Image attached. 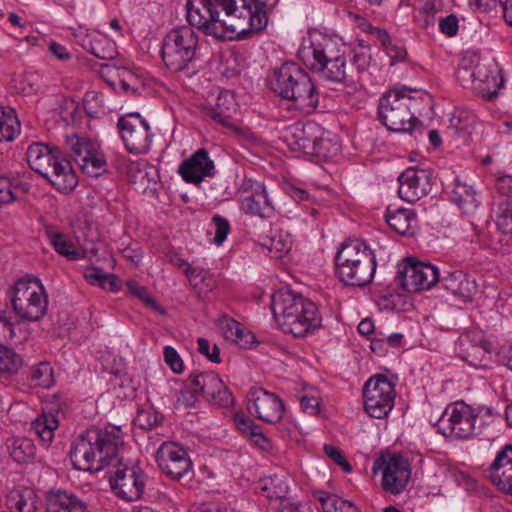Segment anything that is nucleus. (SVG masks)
<instances>
[{"label": "nucleus", "instance_id": "obj_60", "mask_svg": "<svg viewBox=\"0 0 512 512\" xmlns=\"http://www.w3.org/2000/svg\"><path fill=\"white\" fill-rule=\"evenodd\" d=\"M185 387L186 390L181 391L183 403L188 407H193L197 401V396L200 394L199 392H194L192 388H189L186 385Z\"/></svg>", "mask_w": 512, "mask_h": 512}, {"label": "nucleus", "instance_id": "obj_25", "mask_svg": "<svg viewBox=\"0 0 512 512\" xmlns=\"http://www.w3.org/2000/svg\"><path fill=\"white\" fill-rule=\"evenodd\" d=\"M251 190L242 199V209L250 215H257L261 218H269L274 212L266 188L262 183H251Z\"/></svg>", "mask_w": 512, "mask_h": 512}, {"label": "nucleus", "instance_id": "obj_30", "mask_svg": "<svg viewBox=\"0 0 512 512\" xmlns=\"http://www.w3.org/2000/svg\"><path fill=\"white\" fill-rule=\"evenodd\" d=\"M6 505L10 512H35L34 493L29 488L16 487L7 494Z\"/></svg>", "mask_w": 512, "mask_h": 512}, {"label": "nucleus", "instance_id": "obj_21", "mask_svg": "<svg viewBox=\"0 0 512 512\" xmlns=\"http://www.w3.org/2000/svg\"><path fill=\"white\" fill-rule=\"evenodd\" d=\"M398 195L404 201L414 203L422 198L429 186V173L424 169L409 167L399 177Z\"/></svg>", "mask_w": 512, "mask_h": 512}, {"label": "nucleus", "instance_id": "obj_12", "mask_svg": "<svg viewBox=\"0 0 512 512\" xmlns=\"http://www.w3.org/2000/svg\"><path fill=\"white\" fill-rule=\"evenodd\" d=\"M70 155L81 171L89 177H98L106 170V158L99 145L86 137L67 138Z\"/></svg>", "mask_w": 512, "mask_h": 512}, {"label": "nucleus", "instance_id": "obj_41", "mask_svg": "<svg viewBox=\"0 0 512 512\" xmlns=\"http://www.w3.org/2000/svg\"><path fill=\"white\" fill-rule=\"evenodd\" d=\"M163 421V416L152 407L142 408L137 411V415L133 420L135 426L143 430H151Z\"/></svg>", "mask_w": 512, "mask_h": 512}, {"label": "nucleus", "instance_id": "obj_38", "mask_svg": "<svg viewBox=\"0 0 512 512\" xmlns=\"http://www.w3.org/2000/svg\"><path fill=\"white\" fill-rule=\"evenodd\" d=\"M223 333L226 339L234 341L242 348H247L253 336L245 332L240 323L232 318H225L222 325Z\"/></svg>", "mask_w": 512, "mask_h": 512}, {"label": "nucleus", "instance_id": "obj_4", "mask_svg": "<svg viewBox=\"0 0 512 512\" xmlns=\"http://www.w3.org/2000/svg\"><path fill=\"white\" fill-rule=\"evenodd\" d=\"M269 88L282 99L293 102L295 108L312 113L319 103V92L308 73L294 62H285L267 77Z\"/></svg>", "mask_w": 512, "mask_h": 512}, {"label": "nucleus", "instance_id": "obj_7", "mask_svg": "<svg viewBox=\"0 0 512 512\" xmlns=\"http://www.w3.org/2000/svg\"><path fill=\"white\" fill-rule=\"evenodd\" d=\"M412 89L403 87L385 93L379 102L378 117L381 123L393 132H412L420 121L411 112L414 97L406 95Z\"/></svg>", "mask_w": 512, "mask_h": 512}, {"label": "nucleus", "instance_id": "obj_8", "mask_svg": "<svg viewBox=\"0 0 512 512\" xmlns=\"http://www.w3.org/2000/svg\"><path fill=\"white\" fill-rule=\"evenodd\" d=\"M12 306L22 320L43 318L48 308V296L41 281L31 276L18 279L13 286Z\"/></svg>", "mask_w": 512, "mask_h": 512}, {"label": "nucleus", "instance_id": "obj_16", "mask_svg": "<svg viewBox=\"0 0 512 512\" xmlns=\"http://www.w3.org/2000/svg\"><path fill=\"white\" fill-rule=\"evenodd\" d=\"M383 469L382 487L391 494L401 493L407 486L411 477L409 461L400 454H395L386 461L384 458L377 459L373 470Z\"/></svg>", "mask_w": 512, "mask_h": 512}, {"label": "nucleus", "instance_id": "obj_59", "mask_svg": "<svg viewBox=\"0 0 512 512\" xmlns=\"http://www.w3.org/2000/svg\"><path fill=\"white\" fill-rule=\"evenodd\" d=\"M369 32L376 36V38L381 42V44L389 49L391 45V38L386 30L377 28V27H370Z\"/></svg>", "mask_w": 512, "mask_h": 512}, {"label": "nucleus", "instance_id": "obj_10", "mask_svg": "<svg viewBox=\"0 0 512 512\" xmlns=\"http://www.w3.org/2000/svg\"><path fill=\"white\" fill-rule=\"evenodd\" d=\"M477 418L475 409L470 405L463 401L455 402L446 407L436 426L445 437L467 439L474 434Z\"/></svg>", "mask_w": 512, "mask_h": 512}, {"label": "nucleus", "instance_id": "obj_57", "mask_svg": "<svg viewBox=\"0 0 512 512\" xmlns=\"http://www.w3.org/2000/svg\"><path fill=\"white\" fill-rule=\"evenodd\" d=\"M497 191L509 198L512 197V176L505 175L496 180Z\"/></svg>", "mask_w": 512, "mask_h": 512}, {"label": "nucleus", "instance_id": "obj_53", "mask_svg": "<svg viewBox=\"0 0 512 512\" xmlns=\"http://www.w3.org/2000/svg\"><path fill=\"white\" fill-rule=\"evenodd\" d=\"M458 27V18L454 14H450L439 20L440 31L448 37L455 36L458 32Z\"/></svg>", "mask_w": 512, "mask_h": 512}, {"label": "nucleus", "instance_id": "obj_11", "mask_svg": "<svg viewBox=\"0 0 512 512\" xmlns=\"http://www.w3.org/2000/svg\"><path fill=\"white\" fill-rule=\"evenodd\" d=\"M395 385L385 375L372 376L363 387L365 412L373 418L388 416L395 401Z\"/></svg>", "mask_w": 512, "mask_h": 512}, {"label": "nucleus", "instance_id": "obj_13", "mask_svg": "<svg viewBox=\"0 0 512 512\" xmlns=\"http://www.w3.org/2000/svg\"><path fill=\"white\" fill-rule=\"evenodd\" d=\"M440 279L436 266L423 263L413 257L406 259L403 268H399L396 280L410 293L420 292L433 287Z\"/></svg>", "mask_w": 512, "mask_h": 512}, {"label": "nucleus", "instance_id": "obj_43", "mask_svg": "<svg viewBox=\"0 0 512 512\" xmlns=\"http://www.w3.org/2000/svg\"><path fill=\"white\" fill-rule=\"evenodd\" d=\"M258 237L264 247L276 253V257H281L290 250V241L283 239L281 236H270L263 232L259 234Z\"/></svg>", "mask_w": 512, "mask_h": 512}, {"label": "nucleus", "instance_id": "obj_45", "mask_svg": "<svg viewBox=\"0 0 512 512\" xmlns=\"http://www.w3.org/2000/svg\"><path fill=\"white\" fill-rule=\"evenodd\" d=\"M53 370L49 363L41 362L31 369L30 378L37 386L49 387L52 383Z\"/></svg>", "mask_w": 512, "mask_h": 512}, {"label": "nucleus", "instance_id": "obj_46", "mask_svg": "<svg viewBox=\"0 0 512 512\" xmlns=\"http://www.w3.org/2000/svg\"><path fill=\"white\" fill-rule=\"evenodd\" d=\"M227 101V95H220L217 98V103L215 108H211L208 112V115L215 122L223 125V126H232L231 124V116L229 114V107H224L225 102Z\"/></svg>", "mask_w": 512, "mask_h": 512}, {"label": "nucleus", "instance_id": "obj_36", "mask_svg": "<svg viewBox=\"0 0 512 512\" xmlns=\"http://www.w3.org/2000/svg\"><path fill=\"white\" fill-rule=\"evenodd\" d=\"M317 499L324 512H360L353 503L334 494L320 491L317 493Z\"/></svg>", "mask_w": 512, "mask_h": 512}, {"label": "nucleus", "instance_id": "obj_9", "mask_svg": "<svg viewBox=\"0 0 512 512\" xmlns=\"http://www.w3.org/2000/svg\"><path fill=\"white\" fill-rule=\"evenodd\" d=\"M198 47V36L191 26L172 29L163 40L162 59L173 72L184 70L194 59Z\"/></svg>", "mask_w": 512, "mask_h": 512}, {"label": "nucleus", "instance_id": "obj_55", "mask_svg": "<svg viewBox=\"0 0 512 512\" xmlns=\"http://www.w3.org/2000/svg\"><path fill=\"white\" fill-rule=\"evenodd\" d=\"M497 227L504 234H512V209L506 208L497 217Z\"/></svg>", "mask_w": 512, "mask_h": 512}, {"label": "nucleus", "instance_id": "obj_54", "mask_svg": "<svg viewBox=\"0 0 512 512\" xmlns=\"http://www.w3.org/2000/svg\"><path fill=\"white\" fill-rule=\"evenodd\" d=\"M15 200L12 184L6 177L0 176V205L9 204Z\"/></svg>", "mask_w": 512, "mask_h": 512}, {"label": "nucleus", "instance_id": "obj_49", "mask_svg": "<svg viewBox=\"0 0 512 512\" xmlns=\"http://www.w3.org/2000/svg\"><path fill=\"white\" fill-rule=\"evenodd\" d=\"M323 449L325 454L340 466L344 472L350 473L352 471V466L345 459L342 451L338 447L331 444H325Z\"/></svg>", "mask_w": 512, "mask_h": 512}, {"label": "nucleus", "instance_id": "obj_20", "mask_svg": "<svg viewBox=\"0 0 512 512\" xmlns=\"http://www.w3.org/2000/svg\"><path fill=\"white\" fill-rule=\"evenodd\" d=\"M248 409L254 410L258 419L274 424L282 419L284 405L274 393L262 388H253L248 393Z\"/></svg>", "mask_w": 512, "mask_h": 512}, {"label": "nucleus", "instance_id": "obj_64", "mask_svg": "<svg viewBox=\"0 0 512 512\" xmlns=\"http://www.w3.org/2000/svg\"><path fill=\"white\" fill-rule=\"evenodd\" d=\"M502 9L504 19L512 26V0H503Z\"/></svg>", "mask_w": 512, "mask_h": 512}, {"label": "nucleus", "instance_id": "obj_18", "mask_svg": "<svg viewBox=\"0 0 512 512\" xmlns=\"http://www.w3.org/2000/svg\"><path fill=\"white\" fill-rule=\"evenodd\" d=\"M299 54L304 64L314 72L320 68L319 66L327 65L345 55V52L335 40L322 36L320 39L311 41L309 46H304Z\"/></svg>", "mask_w": 512, "mask_h": 512}, {"label": "nucleus", "instance_id": "obj_44", "mask_svg": "<svg viewBox=\"0 0 512 512\" xmlns=\"http://www.w3.org/2000/svg\"><path fill=\"white\" fill-rule=\"evenodd\" d=\"M126 287L128 292L140 299L147 307L153 309L154 311H157L161 314L164 313V310L162 307L154 300L150 294L148 293L147 289L143 286H141L138 282L131 280L126 283Z\"/></svg>", "mask_w": 512, "mask_h": 512}, {"label": "nucleus", "instance_id": "obj_5", "mask_svg": "<svg viewBox=\"0 0 512 512\" xmlns=\"http://www.w3.org/2000/svg\"><path fill=\"white\" fill-rule=\"evenodd\" d=\"M29 167L47 179L61 193L68 194L78 185V178L70 161L58 148L41 142L32 143L26 152Z\"/></svg>", "mask_w": 512, "mask_h": 512}, {"label": "nucleus", "instance_id": "obj_27", "mask_svg": "<svg viewBox=\"0 0 512 512\" xmlns=\"http://www.w3.org/2000/svg\"><path fill=\"white\" fill-rule=\"evenodd\" d=\"M46 502L47 512H87L86 504L66 491H50Z\"/></svg>", "mask_w": 512, "mask_h": 512}, {"label": "nucleus", "instance_id": "obj_52", "mask_svg": "<svg viewBox=\"0 0 512 512\" xmlns=\"http://www.w3.org/2000/svg\"><path fill=\"white\" fill-rule=\"evenodd\" d=\"M197 343H198L197 350L200 354L206 356V358L213 363L221 362L220 350L217 345L214 344L212 347V351L210 352V343L208 340L200 337V338H198Z\"/></svg>", "mask_w": 512, "mask_h": 512}, {"label": "nucleus", "instance_id": "obj_33", "mask_svg": "<svg viewBox=\"0 0 512 512\" xmlns=\"http://www.w3.org/2000/svg\"><path fill=\"white\" fill-rule=\"evenodd\" d=\"M475 123L476 116L472 111L464 108L455 109L450 118V128L454 129L456 134L465 139L470 136Z\"/></svg>", "mask_w": 512, "mask_h": 512}, {"label": "nucleus", "instance_id": "obj_56", "mask_svg": "<svg viewBox=\"0 0 512 512\" xmlns=\"http://www.w3.org/2000/svg\"><path fill=\"white\" fill-rule=\"evenodd\" d=\"M301 408L309 415H317L319 413L320 400L314 396H302L300 399Z\"/></svg>", "mask_w": 512, "mask_h": 512}, {"label": "nucleus", "instance_id": "obj_32", "mask_svg": "<svg viewBox=\"0 0 512 512\" xmlns=\"http://www.w3.org/2000/svg\"><path fill=\"white\" fill-rule=\"evenodd\" d=\"M11 458L17 463H28L36 455V447L29 438H14L8 445Z\"/></svg>", "mask_w": 512, "mask_h": 512}, {"label": "nucleus", "instance_id": "obj_24", "mask_svg": "<svg viewBox=\"0 0 512 512\" xmlns=\"http://www.w3.org/2000/svg\"><path fill=\"white\" fill-rule=\"evenodd\" d=\"M441 282L446 290L461 298L465 303L472 302L477 293L476 281L462 270L447 272Z\"/></svg>", "mask_w": 512, "mask_h": 512}, {"label": "nucleus", "instance_id": "obj_23", "mask_svg": "<svg viewBox=\"0 0 512 512\" xmlns=\"http://www.w3.org/2000/svg\"><path fill=\"white\" fill-rule=\"evenodd\" d=\"M491 482L503 493L512 496V445H506L488 468Z\"/></svg>", "mask_w": 512, "mask_h": 512}, {"label": "nucleus", "instance_id": "obj_58", "mask_svg": "<svg viewBox=\"0 0 512 512\" xmlns=\"http://www.w3.org/2000/svg\"><path fill=\"white\" fill-rule=\"evenodd\" d=\"M49 50L56 58H58L60 60L70 59V54L67 51L66 47H64L63 45H61L59 43L51 42L49 44Z\"/></svg>", "mask_w": 512, "mask_h": 512}, {"label": "nucleus", "instance_id": "obj_61", "mask_svg": "<svg viewBox=\"0 0 512 512\" xmlns=\"http://www.w3.org/2000/svg\"><path fill=\"white\" fill-rule=\"evenodd\" d=\"M497 3H499L501 7L503 6V0H471V4L482 11L491 10Z\"/></svg>", "mask_w": 512, "mask_h": 512}, {"label": "nucleus", "instance_id": "obj_62", "mask_svg": "<svg viewBox=\"0 0 512 512\" xmlns=\"http://www.w3.org/2000/svg\"><path fill=\"white\" fill-rule=\"evenodd\" d=\"M491 79L492 83H493V86H494V90H485V88H482L480 90V93L482 94V97L483 98H486L487 100H493L497 95H498V92H497V88L500 87L499 84L496 83V76H487L486 78V81L489 82V80Z\"/></svg>", "mask_w": 512, "mask_h": 512}, {"label": "nucleus", "instance_id": "obj_50", "mask_svg": "<svg viewBox=\"0 0 512 512\" xmlns=\"http://www.w3.org/2000/svg\"><path fill=\"white\" fill-rule=\"evenodd\" d=\"M213 223L216 226V233L214 236V243L221 245L227 238L230 231L229 222L220 215H214L212 218Z\"/></svg>", "mask_w": 512, "mask_h": 512}, {"label": "nucleus", "instance_id": "obj_17", "mask_svg": "<svg viewBox=\"0 0 512 512\" xmlns=\"http://www.w3.org/2000/svg\"><path fill=\"white\" fill-rule=\"evenodd\" d=\"M317 131L313 124L298 123L287 130L285 140L292 150L325 157L324 146L327 142L316 135Z\"/></svg>", "mask_w": 512, "mask_h": 512}, {"label": "nucleus", "instance_id": "obj_26", "mask_svg": "<svg viewBox=\"0 0 512 512\" xmlns=\"http://www.w3.org/2000/svg\"><path fill=\"white\" fill-rule=\"evenodd\" d=\"M319 67L315 72L328 81L342 83L346 87H355L360 83L359 75L354 74V71L347 66L345 55Z\"/></svg>", "mask_w": 512, "mask_h": 512}, {"label": "nucleus", "instance_id": "obj_29", "mask_svg": "<svg viewBox=\"0 0 512 512\" xmlns=\"http://www.w3.org/2000/svg\"><path fill=\"white\" fill-rule=\"evenodd\" d=\"M85 50L103 60H112L117 55L116 45L106 35L92 32L82 40Z\"/></svg>", "mask_w": 512, "mask_h": 512}, {"label": "nucleus", "instance_id": "obj_39", "mask_svg": "<svg viewBox=\"0 0 512 512\" xmlns=\"http://www.w3.org/2000/svg\"><path fill=\"white\" fill-rule=\"evenodd\" d=\"M58 427V420L53 415L43 414L32 422L31 431L44 443H49L54 437V430Z\"/></svg>", "mask_w": 512, "mask_h": 512}, {"label": "nucleus", "instance_id": "obj_19", "mask_svg": "<svg viewBox=\"0 0 512 512\" xmlns=\"http://www.w3.org/2000/svg\"><path fill=\"white\" fill-rule=\"evenodd\" d=\"M159 468L172 479H179L192 467L186 450L175 443H164L156 453Z\"/></svg>", "mask_w": 512, "mask_h": 512}, {"label": "nucleus", "instance_id": "obj_34", "mask_svg": "<svg viewBox=\"0 0 512 512\" xmlns=\"http://www.w3.org/2000/svg\"><path fill=\"white\" fill-rule=\"evenodd\" d=\"M21 125L11 108L0 111V141H12L20 133Z\"/></svg>", "mask_w": 512, "mask_h": 512}, {"label": "nucleus", "instance_id": "obj_40", "mask_svg": "<svg viewBox=\"0 0 512 512\" xmlns=\"http://www.w3.org/2000/svg\"><path fill=\"white\" fill-rule=\"evenodd\" d=\"M49 239L54 249L62 256H65L71 260H76L79 257V252L75 248L74 244L60 232L49 233Z\"/></svg>", "mask_w": 512, "mask_h": 512}, {"label": "nucleus", "instance_id": "obj_47", "mask_svg": "<svg viewBox=\"0 0 512 512\" xmlns=\"http://www.w3.org/2000/svg\"><path fill=\"white\" fill-rule=\"evenodd\" d=\"M353 64L356 67V71L354 74L360 75L364 72L370 65L371 62V53L370 49L367 46H364L362 43L353 49ZM361 78V76H359Z\"/></svg>", "mask_w": 512, "mask_h": 512}, {"label": "nucleus", "instance_id": "obj_1", "mask_svg": "<svg viewBox=\"0 0 512 512\" xmlns=\"http://www.w3.org/2000/svg\"><path fill=\"white\" fill-rule=\"evenodd\" d=\"M124 445L119 426L92 427L81 433L73 442L70 459L75 469L98 472L116 461L110 485L117 497L126 501L139 500L146 487V474L139 466H127L117 459Z\"/></svg>", "mask_w": 512, "mask_h": 512}, {"label": "nucleus", "instance_id": "obj_14", "mask_svg": "<svg viewBox=\"0 0 512 512\" xmlns=\"http://www.w3.org/2000/svg\"><path fill=\"white\" fill-rule=\"evenodd\" d=\"M117 126L129 153L143 154L149 150L152 138L150 127L138 113L121 117Z\"/></svg>", "mask_w": 512, "mask_h": 512}, {"label": "nucleus", "instance_id": "obj_42", "mask_svg": "<svg viewBox=\"0 0 512 512\" xmlns=\"http://www.w3.org/2000/svg\"><path fill=\"white\" fill-rule=\"evenodd\" d=\"M84 277L90 284H98L102 288H106L108 285L111 291L116 290L115 276L112 274H105L100 268H87L84 272Z\"/></svg>", "mask_w": 512, "mask_h": 512}, {"label": "nucleus", "instance_id": "obj_22", "mask_svg": "<svg viewBox=\"0 0 512 512\" xmlns=\"http://www.w3.org/2000/svg\"><path fill=\"white\" fill-rule=\"evenodd\" d=\"M214 168V162L210 159L207 150L200 148L180 164L178 173L185 182L199 184L205 177L214 175Z\"/></svg>", "mask_w": 512, "mask_h": 512}, {"label": "nucleus", "instance_id": "obj_48", "mask_svg": "<svg viewBox=\"0 0 512 512\" xmlns=\"http://www.w3.org/2000/svg\"><path fill=\"white\" fill-rule=\"evenodd\" d=\"M170 261L175 266L179 268H184V273L186 274L189 281L193 284L194 287H198L199 285L196 282L198 278H201L203 282L206 281V272H204L202 269L191 267L190 264L187 263L186 260L182 259L181 257L175 255L171 257Z\"/></svg>", "mask_w": 512, "mask_h": 512}, {"label": "nucleus", "instance_id": "obj_35", "mask_svg": "<svg viewBox=\"0 0 512 512\" xmlns=\"http://www.w3.org/2000/svg\"><path fill=\"white\" fill-rule=\"evenodd\" d=\"M22 366V358L13 349L0 345V379L18 373Z\"/></svg>", "mask_w": 512, "mask_h": 512}, {"label": "nucleus", "instance_id": "obj_3", "mask_svg": "<svg viewBox=\"0 0 512 512\" xmlns=\"http://www.w3.org/2000/svg\"><path fill=\"white\" fill-rule=\"evenodd\" d=\"M272 312L282 330L295 337H303L321 326L317 305L310 299L290 290H281L272 296Z\"/></svg>", "mask_w": 512, "mask_h": 512}, {"label": "nucleus", "instance_id": "obj_63", "mask_svg": "<svg viewBox=\"0 0 512 512\" xmlns=\"http://www.w3.org/2000/svg\"><path fill=\"white\" fill-rule=\"evenodd\" d=\"M290 196L295 200V201H306L309 199V193L305 190V189H302V188H298V187H291L290 188Z\"/></svg>", "mask_w": 512, "mask_h": 512}, {"label": "nucleus", "instance_id": "obj_2", "mask_svg": "<svg viewBox=\"0 0 512 512\" xmlns=\"http://www.w3.org/2000/svg\"><path fill=\"white\" fill-rule=\"evenodd\" d=\"M186 9L188 26L218 39L236 31L260 32L268 24L264 0H188Z\"/></svg>", "mask_w": 512, "mask_h": 512}, {"label": "nucleus", "instance_id": "obj_6", "mask_svg": "<svg viewBox=\"0 0 512 512\" xmlns=\"http://www.w3.org/2000/svg\"><path fill=\"white\" fill-rule=\"evenodd\" d=\"M335 263L340 281L349 286L363 287L371 283L376 270L375 254L359 239L342 243Z\"/></svg>", "mask_w": 512, "mask_h": 512}, {"label": "nucleus", "instance_id": "obj_37", "mask_svg": "<svg viewBox=\"0 0 512 512\" xmlns=\"http://www.w3.org/2000/svg\"><path fill=\"white\" fill-rule=\"evenodd\" d=\"M235 424L237 429L243 435L248 436L257 446L265 448L268 445V439L263 434L261 428L250 418L236 414Z\"/></svg>", "mask_w": 512, "mask_h": 512}, {"label": "nucleus", "instance_id": "obj_28", "mask_svg": "<svg viewBox=\"0 0 512 512\" xmlns=\"http://www.w3.org/2000/svg\"><path fill=\"white\" fill-rule=\"evenodd\" d=\"M385 219L388 225L400 235H414L417 226V215L411 209L399 208L392 211L387 208Z\"/></svg>", "mask_w": 512, "mask_h": 512}, {"label": "nucleus", "instance_id": "obj_15", "mask_svg": "<svg viewBox=\"0 0 512 512\" xmlns=\"http://www.w3.org/2000/svg\"><path fill=\"white\" fill-rule=\"evenodd\" d=\"M186 386L194 392H199L203 398L214 405L228 407L233 403L232 394L215 372L191 374L186 380Z\"/></svg>", "mask_w": 512, "mask_h": 512}, {"label": "nucleus", "instance_id": "obj_51", "mask_svg": "<svg viewBox=\"0 0 512 512\" xmlns=\"http://www.w3.org/2000/svg\"><path fill=\"white\" fill-rule=\"evenodd\" d=\"M164 360L174 373H181L184 365L178 352L171 346L164 348Z\"/></svg>", "mask_w": 512, "mask_h": 512}, {"label": "nucleus", "instance_id": "obj_31", "mask_svg": "<svg viewBox=\"0 0 512 512\" xmlns=\"http://www.w3.org/2000/svg\"><path fill=\"white\" fill-rule=\"evenodd\" d=\"M451 200L461 209L465 214L473 212L477 208V201L475 198V191L471 186L465 183L456 181L452 190Z\"/></svg>", "mask_w": 512, "mask_h": 512}]
</instances>
